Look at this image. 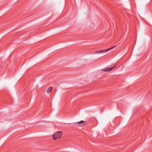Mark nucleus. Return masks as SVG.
Segmentation results:
<instances>
[{
	"label": "nucleus",
	"instance_id": "obj_1",
	"mask_svg": "<svg viewBox=\"0 0 152 152\" xmlns=\"http://www.w3.org/2000/svg\"><path fill=\"white\" fill-rule=\"evenodd\" d=\"M62 135L61 132L58 131L55 132L53 135V138L54 140L60 138Z\"/></svg>",
	"mask_w": 152,
	"mask_h": 152
},
{
	"label": "nucleus",
	"instance_id": "obj_2",
	"mask_svg": "<svg viewBox=\"0 0 152 152\" xmlns=\"http://www.w3.org/2000/svg\"><path fill=\"white\" fill-rule=\"evenodd\" d=\"M116 47V46H114L112 47H111V48H110L109 49H107L104 50H100V51H96L95 52V53H103V52H107L110 50H111L113 49L114 48H115Z\"/></svg>",
	"mask_w": 152,
	"mask_h": 152
},
{
	"label": "nucleus",
	"instance_id": "obj_3",
	"mask_svg": "<svg viewBox=\"0 0 152 152\" xmlns=\"http://www.w3.org/2000/svg\"><path fill=\"white\" fill-rule=\"evenodd\" d=\"M115 67V66H113V67L107 68L105 69H102V70L108 72H110V71L112 70L113 69H114Z\"/></svg>",
	"mask_w": 152,
	"mask_h": 152
},
{
	"label": "nucleus",
	"instance_id": "obj_4",
	"mask_svg": "<svg viewBox=\"0 0 152 152\" xmlns=\"http://www.w3.org/2000/svg\"><path fill=\"white\" fill-rule=\"evenodd\" d=\"M52 89V87H49L47 91V92L48 93H50Z\"/></svg>",
	"mask_w": 152,
	"mask_h": 152
},
{
	"label": "nucleus",
	"instance_id": "obj_5",
	"mask_svg": "<svg viewBox=\"0 0 152 152\" xmlns=\"http://www.w3.org/2000/svg\"><path fill=\"white\" fill-rule=\"evenodd\" d=\"M85 121H80L78 122H77V123H78V124L84 123H83V125H85L86 124H86V123H85Z\"/></svg>",
	"mask_w": 152,
	"mask_h": 152
}]
</instances>
